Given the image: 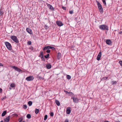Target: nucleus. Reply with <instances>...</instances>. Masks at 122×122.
<instances>
[{
	"mask_svg": "<svg viewBox=\"0 0 122 122\" xmlns=\"http://www.w3.org/2000/svg\"><path fill=\"white\" fill-rule=\"evenodd\" d=\"M99 27L100 29L102 30H108V26L105 25H101L99 26Z\"/></svg>",
	"mask_w": 122,
	"mask_h": 122,
	"instance_id": "f257e3e1",
	"label": "nucleus"
},
{
	"mask_svg": "<svg viewBox=\"0 0 122 122\" xmlns=\"http://www.w3.org/2000/svg\"><path fill=\"white\" fill-rule=\"evenodd\" d=\"M11 38L15 42L17 43H19V41L17 38L15 36H11Z\"/></svg>",
	"mask_w": 122,
	"mask_h": 122,
	"instance_id": "f03ea898",
	"label": "nucleus"
},
{
	"mask_svg": "<svg viewBox=\"0 0 122 122\" xmlns=\"http://www.w3.org/2000/svg\"><path fill=\"white\" fill-rule=\"evenodd\" d=\"M5 44L7 48L9 50H10L11 49V46L9 42H6L5 43Z\"/></svg>",
	"mask_w": 122,
	"mask_h": 122,
	"instance_id": "7ed1b4c3",
	"label": "nucleus"
},
{
	"mask_svg": "<svg viewBox=\"0 0 122 122\" xmlns=\"http://www.w3.org/2000/svg\"><path fill=\"white\" fill-rule=\"evenodd\" d=\"M98 6L99 11L101 14H102L103 11V9L101 4L98 3Z\"/></svg>",
	"mask_w": 122,
	"mask_h": 122,
	"instance_id": "20e7f679",
	"label": "nucleus"
},
{
	"mask_svg": "<svg viewBox=\"0 0 122 122\" xmlns=\"http://www.w3.org/2000/svg\"><path fill=\"white\" fill-rule=\"evenodd\" d=\"M71 99L73 100V101L74 103H77L78 102L79 100L76 97H71Z\"/></svg>",
	"mask_w": 122,
	"mask_h": 122,
	"instance_id": "39448f33",
	"label": "nucleus"
},
{
	"mask_svg": "<svg viewBox=\"0 0 122 122\" xmlns=\"http://www.w3.org/2000/svg\"><path fill=\"white\" fill-rule=\"evenodd\" d=\"M56 23L58 26H61L63 25L62 22L60 21H56Z\"/></svg>",
	"mask_w": 122,
	"mask_h": 122,
	"instance_id": "423d86ee",
	"label": "nucleus"
},
{
	"mask_svg": "<svg viewBox=\"0 0 122 122\" xmlns=\"http://www.w3.org/2000/svg\"><path fill=\"white\" fill-rule=\"evenodd\" d=\"M102 55V52L101 51L99 53L97 58V60L98 61H99L101 58Z\"/></svg>",
	"mask_w": 122,
	"mask_h": 122,
	"instance_id": "0eeeda50",
	"label": "nucleus"
},
{
	"mask_svg": "<svg viewBox=\"0 0 122 122\" xmlns=\"http://www.w3.org/2000/svg\"><path fill=\"white\" fill-rule=\"evenodd\" d=\"M10 117V116H9L8 117L5 118L4 119V122H9V121Z\"/></svg>",
	"mask_w": 122,
	"mask_h": 122,
	"instance_id": "6e6552de",
	"label": "nucleus"
},
{
	"mask_svg": "<svg viewBox=\"0 0 122 122\" xmlns=\"http://www.w3.org/2000/svg\"><path fill=\"white\" fill-rule=\"evenodd\" d=\"M71 108L70 107H67L66 109V113L67 114H69L71 112Z\"/></svg>",
	"mask_w": 122,
	"mask_h": 122,
	"instance_id": "1a4fd4ad",
	"label": "nucleus"
},
{
	"mask_svg": "<svg viewBox=\"0 0 122 122\" xmlns=\"http://www.w3.org/2000/svg\"><path fill=\"white\" fill-rule=\"evenodd\" d=\"M106 43L108 45H111L112 44V42L111 41L110 39H107L106 41Z\"/></svg>",
	"mask_w": 122,
	"mask_h": 122,
	"instance_id": "9d476101",
	"label": "nucleus"
},
{
	"mask_svg": "<svg viewBox=\"0 0 122 122\" xmlns=\"http://www.w3.org/2000/svg\"><path fill=\"white\" fill-rule=\"evenodd\" d=\"M47 6L49 8V9H50L51 10H54V8L51 5L48 4Z\"/></svg>",
	"mask_w": 122,
	"mask_h": 122,
	"instance_id": "9b49d317",
	"label": "nucleus"
},
{
	"mask_svg": "<svg viewBox=\"0 0 122 122\" xmlns=\"http://www.w3.org/2000/svg\"><path fill=\"white\" fill-rule=\"evenodd\" d=\"M46 67L48 69L51 68V65L50 64H48L46 65Z\"/></svg>",
	"mask_w": 122,
	"mask_h": 122,
	"instance_id": "f8f14e48",
	"label": "nucleus"
},
{
	"mask_svg": "<svg viewBox=\"0 0 122 122\" xmlns=\"http://www.w3.org/2000/svg\"><path fill=\"white\" fill-rule=\"evenodd\" d=\"M61 57V54L59 52L58 54L57 58L58 60H59Z\"/></svg>",
	"mask_w": 122,
	"mask_h": 122,
	"instance_id": "ddd939ff",
	"label": "nucleus"
},
{
	"mask_svg": "<svg viewBox=\"0 0 122 122\" xmlns=\"http://www.w3.org/2000/svg\"><path fill=\"white\" fill-rule=\"evenodd\" d=\"M55 102L57 106H59L60 105V103L59 102L58 100H56Z\"/></svg>",
	"mask_w": 122,
	"mask_h": 122,
	"instance_id": "4468645a",
	"label": "nucleus"
},
{
	"mask_svg": "<svg viewBox=\"0 0 122 122\" xmlns=\"http://www.w3.org/2000/svg\"><path fill=\"white\" fill-rule=\"evenodd\" d=\"M7 111L5 110L4 111L2 114V117L4 116L6 113Z\"/></svg>",
	"mask_w": 122,
	"mask_h": 122,
	"instance_id": "2eb2a0df",
	"label": "nucleus"
},
{
	"mask_svg": "<svg viewBox=\"0 0 122 122\" xmlns=\"http://www.w3.org/2000/svg\"><path fill=\"white\" fill-rule=\"evenodd\" d=\"M37 78L40 79V80L41 79H44V78H43L41 76H40L39 75H38L37 76Z\"/></svg>",
	"mask_w": 122,
	"mask_h": 122,
	"instance_id": "dca6fc26",
	"label": "nucleus"
},
{
	"mask_svg": "<svg viewBox=\"0 0 122 122\" xmlns=\"http://www.w3.org/2000/svg\"><path fill=\"white\" fill-rule=\"evenodd\" d=\"M26 30L27 32L30 34V29L28 28H27Z\"/></svg>",
	"mask_w": 122,
	"mask_h": 122,
	"instance_id": "f3484780",
	"label": "nucleus"
},
{
	"mask_svg": "<svg viewBox=\"0 0 122 122\" xmlns=\"http://www.w3.org/2000/svg\"><path fill=\"white\" fill-rule=\"evenodd\" d=\"M48 49H51L53 50H55V48L54 47H52L50 46H48Z\"/></svg>",
	"mask_w": 122,
	"mask_h": 122,
	"instance_id": "a211bd4d",
	"label": "nucleus"
},
{
	"mask_svg": "<svg viewBox=\"0 0 122 122\" xmlns=\"http://www.w3.org/2000/svg\"><path fill=\"white\" fill-rule=\"evenodd\" d=\"M26 80L27 81H30V76L27 77L26 78Z\"/></svg>",
	"mask_w": 122,
	"mask_h": 122,
	"instance_id": "6ab92c4d",
	"label": "nucleus"
},
{
	"mask_svg": "<svg viewBox=\"0 0 122 122\" xmlns=\"http://www.w3.org/2000/svg\"><path fill=\"white\" fill-rule=\"evenodd\" d=\"M3 14V10L1 9L0 10V15H2Z\"/></svg>",
	"mask_w": 122,
	"mask_h": 122,
	"instance_id": "aec40b11",
	"label": "nucleus"
},
{
	"mask_svg": "<svg viewBox=\"0 0 122 122\" xmlns=\"http://www.w3.org/2000/svg\"><path fill=\"white\" fill-rule=\"evenodd\" d=\"M10 86L11 87L13 88L15 86V85L14 83H12L10 84Z\"/></svg>",
	"mask_w": 122,
	"mask_h": 122,
	"instance_id": "412c9836",
	"label": "nucleus"
},
{
	"mask_svg": "<svg viewBox=\"0 0 122 122\" xmlns=\"http://www.w3.org/2000/svg\"><path fill=\"white\" fill-rule=\"evenodd\" d=\"M27 106L26 105L24 104L23 105V107L24 109H27Z\"/></svg>",
	"mask_w": 122,
	"mask_h": 122,
	"instance_id": "4be33fe9",
	"label": "nucleus"
},
{
	"mask_svg": "<svg viewBox=\"0 0 122 122\" xmlns=\"http://www.w3.org/2000/svg\"><path fill=\"white\" fill-rule=\"evenodd\" d=\"M35 113L36 114L38 113L39 112V109H36L35 110Z\"/></svg>",
	"mask_w": 122,
	"mask_h": 122,
	"instance_id": "5701e85b",
	"label": "nucleus"
},
{
	"mask_svg": "<svg viewBox=\"0 0 122 122\" xmlns=\"http://www.w3.org/2000/svg\"><path fill=\"white\" fill-rule=\"evenodd\" d=\"M12 68L14 69L15 70L17 71L18 68L16 66H14L12 67Z\"/></svg>",
	"mask_w": 122,
	"mask_h": 122,
	"instance_id": "b1692460",
	"label": "nucleus"
},
{
	"mask_svg": "<svg viewBox=\"0 0 122 122\" xmlns=\"http://www.w3.org/2000/svg\"><path fill=\"white\" fill-rule=\"evenodd\" d=\"M71 76L69 75H67L66 76V78L67 79L70 80L71 79Z\"/></svg>",
	"mask_w": 122,
	"mask_h": 122,
	"instance_id": "393cba45",
	"label": "nucleus"
},
{
	"mask_svg": "<svg viewBox=\"0 0 122 122\" xmlns=\"http://www.w3.org/2000/svg\"><path fill=\"white\" fill-rule=\"evenodd\" d=\"M49 54H48L46 55H45L44 56V57L46 58L47 59L49 57Z\"/></svg>",
	"mask_w": 122,
	"mask_h": 122,
	"instance_id": "a878e982",
	"label": "nucleus"
},
{
	"mask_svg": "<svg viewBox=\"0 0 122 122\" xmlns=\"http://www.w3.org/2000/svg\"><path fill=\"white\" fill-rule=\"evenodd\" d=\"M40 57H43V52L42 51H41L40 53Z\"/></svg>",
	"mask_w": 122,
	"mask_h": 122,
	"instance_id": "bb28decb",
	"label": "nucleus"
},
{
	"mask_svg": "<svg viewBox=\"0 0 122 122\" xmlns=\"http://www.w3.org/2000/svg\"><path fill=\"white\" fill-rule=\"evenodd\" d=\"M47 49H48V46L45 47L43 49V51H45Z\"/></svg>",
	"mask_w": 122,
	"mask_h": 122,
	"instance_id": "cd10ccee",
	"label": "nucleus"
},
{
	"mask_svg": "<svg viewBox=\"0 0 122 122\" xmlns=\"http://www.w3.org/2000/svg\"><path fill=\"white\" fill-rule=\"evenodd\" d=\"M48 116L47 115H46L44 116V120L46 121V120Z\"/></svg>",
	"mask_w": 122,
	"mask_h": 122,
	"instance_id": "c85d7f7f",
	"label": "nucleus"
},
{
	"mask_svg": "<svg viewBox=\"0 0 122 122\" xmlns=\"http://www.w3.org/2000/svg\"><path fill=\"white\" fill-rule=\"evenodd\" d=\"M108 78L107 77H103L102 79H101V80H107Z\"/></svg>",
	"mask_w": 122,
	"mask_h": 122,
	"instance_id": "c756f323",
	"label": "nucleus"
},
{
	"mask_svg": "<svg viewBox=\"0 0 122 122\" xmlns=\"http://www.w3.org/2000/svg\"><path fill=\"white\" fill-rule=\"evenodd\" d=\"M26 117L28 118H30V114H28L26 116Z\"/></svg>",
	"mask_w": 122,
	"mask_h": 122,
	"instance_id": "7c9ffc66",
	"label": "nucleus"
},
{
	"mask_svg": "<svg viewBox=\"0 0 122 122\" xmlns=\"http://www.w3.org/2000/svg\"><path fill=\"white\" fill-rule=\"evenodd\" d=\"M74 95V94L72 92H70V94H69V96H72Z\"/></svg>",
	"mask_w": 122,
	"mask_h": 122,
	"instance_id": "2f4dec72",
	"label": "nucleus"
},
{
	"mask_svg": "<svg viewBox=\"0 0 122 122\" xmlns=\"http://www.w3.org/2000/svg\"><path fill=\"white\" fill-rule=\"evenodd\" d=\"M102 1L103 2V4L105 6H106V1H105V0H104Z\"/></svg>",
	"mask_w": 122,
	"mask_h": 122,
	"instance_id": "473e14b6",
	"label": "nucleus"
},
{
	"mask_svg": "<svg viewBox=\"0 0 122 122\" xmlns=\"http://www.w3.org/2000/svg\"><path fill=\"white\" fill-rule=\"evenodd\" d=\"M64 92H65V93L66 94H68L69 95V94H70V92H68L67 91H65V90L64 91Z\"/></svg>",
	"mask_w": 122,
	"mask_h": 122,
	"instance_id": "72a5a7b5",
	"label": "nucleus"
},
{
	"mask_svg": "<svg viewBox=\"0 0 122 122\" xmlns=\"http://www.w3.org/2000/svg\"><path fill=\"white\" fill-rule=\"evenodd\" d=\"M17 71H18L19 72H20L22 71V70L21 69L18 68Z\"/></svg>",
	"mask_w": 122,
	"mask_h": 122,
	"instance_id": "f704fd0d",
	"label": "nucleus"
},
{
	"mask_svg": "<svg viewBox=\"0 0 122 122\" xmlns=\"http://www.w3.org/2000/svg\"><path fill=\"white\" fill-rule=\"evenodd\" d=\"M69 13L70 14H73V10H71V11H69Z\"/></svg>",
	"mask_w": 122,
	"mask_h": 122,
	"instance_id": "c9c22d12",
	"label": "nucleus"
},
{
	"mask_svg": "<svg viewBox=\"0 0 122 122\" xmlns=\"http://www.w3.org/2000/svg\"><path fill=\"white\" fill-rule=\"evenodd\" d=\"M117 82L116 81H113L112 82V84H116Z\"/></svg>",
	"mask_w": 122,
	"mask_h": 122,
	"instance_id": "e433bc0d",
	"label": "nucleus"
},
{
	"mask_svg": "<svg viewBox=\"0 0 122 122\" xmlns=\"http://www.w3.org/2000/svg\"><path fill=\"white\" fill-rule=\"evenodd\" d=\"M50 116L51 117H53L54 115V113L53 112H51L50 114Z\"/></svg>",
	"mask_w": 122,
	"mask_h": 122,
	"instance_id": "4c0bfd02",
	"label": "nucleus"
},
{
	"mask_svg": "<svg viewBox=\"0 0 122 122\" xmlns=\"http://www.w3.org/2000/svg\"><path fill=\"white\" fill-rule=\"evenodd\" d=\"M41 58L42 60V61H45V59L44 58V57L43 56L42 57H41Z\"/></svg>",
	"mask_w": 122,
	"mask_h": 122,
	"instance_id": "58836bf2",
	"label": "nucleus"
},
{
	"mask_svg": "<svg viewBox=\"0 0 122 122\" xmlns=\"http://www.w3.org/2000/svg\"><path fill=\"white\" fill-rule=\"evenodd\" d=\"M22 120V117H20L19 119V122H21Z\"/></svg>",
	"mask_w": 122,
	"mask_h": 122,
	"instance_id": "ea45409f",
	"label": "nucleus"
},
{
	"mask_svg": "<svg viewBox=\"0 0 122 122\" xmlns=\"http://www.w3.org/2000/svg\"><path fill=\"white\" fill-rule=\"evenodd\" d=\"M119 63L121 66L122 67V61H119Z\"/></svg>",
	"mask_w": 122,
	"mask_h": 122,
	"instance_id": "a19ab883",
	"label": "nucleus"
},
{
	"mask_svg": "<svg viewBox=\"0 0 122 122\" xmlns=\"http://www.w3.org/2000/svg\"><path fill=\"white\" fill-rule=\"evenodd\" d=\"M46 52L48 53H49L50 52V50L49 49H47Z\"/></svg>",
	"mask_w": 122,
	"mask_h": 122,
	"instance_id": "79ce46f5",
	"label": "nucleus"
},
{
	"mask_svg": "<svg viewBox=\"0 0 122 122\" xmlns=\"http://www.w3.org/2000/svg\"><path fill=\"white\" fill-rule=\"evenodd\" d=\"M62 9L64 10H66V7H64V6H62Z\"/></svg>",
	"mask_w": 122,
	"mask_h": 122,
	"instance_id": "37998d69",
	"label": "nucleus"
},
{
	"mask_svg": "<svg viewBox=\"0 0 122 122\" xmlns=\"http://www.w3.org/2000/svg\"><path fill=\"white\" fill-rule=\"evenodd\" d=\"M27 44L29 45H30V41H28L27 42Z\"/></svg>",
	"mask_w": 122,
	"mask_h": 122,
	"instance_id": "c03bdc74",
	"label": "nucleus"
},
{
	"mask_svg": "<svg viewBox=\"0 0 122 122\" xmlns=\"http://www.w3.org/2000/svg\"><path fill=\"white\" fill-rule=\"evenodd\" d=\"M28 103L29 106H30V101H29Z\"/></svg>",
	"mask_w": 122,
	"mask_h": 122,
	"instance_id": "a18cd8bd",
	"label": "nucleus"
},
{
	"mask_svg": "<svg viewBox=\"0 0 122 122\" xmlns=\"http://www.w3.org/2000/svg\"><path fill=\"white\" fill-rule=\"evenodd\" d=\"M64 122H69V121L68 119H66Z\"/></svg>",
	"mask_w": 122,
	"mask_h": 122,
	"instance_id": "49530a36",
	"label": "nucleus"
},
{
	"mask_svg": "<svg viewBox=\"0 0 122 122\" xmlns=\"http://www.w3.org/2000/svg\"><path fill=\"white\" fill-rule=\"evenodd\" d=\"M34 48L33 47H32V46H31V50L33 51H34L35 50H34Z\"/></svg>",
	"mask_w": 122,
	"mask_h": 122,
	"instance_id": "de8ad7c7",
	"label": "nucleus"
},
{
	"mask_svg": "<svg viewBox=\"0 0 122 122\" xmlns=\"http://www.w3.org/2000/svg\"><path fill=\"white\" fill-rule=\"evenodd\" d=\"M34 79V77L33 76H31V80H33Z\"/></svg>",
	"mask_w": 122,
	"mask_h": 122,
	"instance_id": "09e8293b",
	"label": "nucleus"
},
{
	"mask_svg": "<svg viewBox=\"0 0 122 122\" xmlns=\"http://www.w3.org/2000/svg\"><path fill=\"white\" fill-rule=\"evenodd\" d=\"M45 27L46 29H47V26L46 25H45Z\"/></svg>",
	"mask_w": 122,
	"mask_h": 122,
	"instance_id": "8fccbe9b",
	"label": "nucleus"
},
{
	"mask_svg": "<svg viewBox=\"0 0 122 122\" xmlns=\"http://www.w3.org/2000/svg\"><path fill=\"white\" fill-rule=\"evenodd\" d=\"M13 115L15 116H16V117H17L18 116V115L16 114H14Z\"/></svg>",
	"mask_w": 122,
	"mask_h": 122,
	"instance_id": "3c124183",
	"label": "nucleus"
},
{
	"mask_svg": "<svg viewBox=\"0 0 122 122\" xmlns=\"http://www.w3.org/2000/svg\"><path fill=\"white\" fill-rule=\"evenodd\" d=\"M0 66H3V65L1 63H0Z\"/></svg>",
	"mask_w": 122,
	"mask_h": 122,
	"instance_id": "603ef678",
	"label": "nucleus"
},
{
	"mask_svg": "<svg viewBox=\"0 0 122 122\" xmlns=\"http://www.w3.org/2000/svg\"><path fill=\"white\" fill-rule=\"evenodd\" d=\"M122 33V31H120L119 32V34H121Z\"/></svg>",
	"mask_w": 122,
	"mask_h": 122,
	"instance_id": "864d4df0",
	"label": "nucleus"
},
{
	"mask_svg": "<svg viewBox=\"0 0 122 122\" xmlns=\"http://www.w3.org/2000/svg\"><path fill=\"white\" fill-rule=\"evenodd\" d=\"M2 89L0 88V93L2 92Z\"/></svg>",
	"mask_w": 122,
	"mask_h": 122,
	"instance_id": "5fc2aeb1",
	"label": "nucleus"
},
{
	"mask_svg": "<svg viewBox=\"0 0 122 122\" xmlns=\"http://www.w3.org/2000/svg\"><path fill=\"white\" fill-rule=\"evenodd\" d=\"M97 5H98V3H100L99 2H98V1H97Z\"/></svg>",
	"mask_w": 122,
	"mask_h": 122,
	"instance_id": "6e6d98bb",
	"label": "nucleus"
},
{
	"mask_svg": "<svg viewBox=\"0 0 122 122\" xmlns=\"http://www.w3.org/2000/svg\"><path fill=\"white\" fill-rule=\"evenodd\" d=\"M105 122H109L108 121H105Z\"/></svg>",
	"mask_w": 122,
	"mask_h": 122,
	"instance_id": "4d7b16f0",
	"label": "nucleus"
},
{
	"mask_svg": "<svg viewBox=\"0 0 122 122\" xmlns=\"http://www.w3.org/2000/svg\"><path fill=\"white\" fill-rule=\"evenodd\" d=\"M5 99L4 97H3L2 98V100H3V99Z\"/></svg>",
	"mask_w": 122,
	"mask_h": 122,
	"instance_id": "13d9d810",
	"label": "nucleus"
},
{
	"mask_svg": "<svg viewBox=\"0 0 122 122\" xmlns=\"http://www.w3.org/2000/svg\"><path fill=\"white\" fill-rule=\"evenodd\" d=\"M32 102L31 101V106L32 105Z\"/></svg>",
	"mask_w": 122,
	"mask_h": 122,
	"instance_id": "bf43d9fd",
	"label": "nucleus"
},
{
	"mask_svg": "<svg viewBox=\"0 0 122 122\" xmlns=\"http://www.w3.org/2000/svg\"><path fill=\"white\" fill-rule=\"evenodd\" d=\"M3 122V121L2 120L1 122Z\"/></svg>",
	"mask_w": 122,
	"mask_h": 122,
	"instance_id": "052dcab7",
	"label": "nucleus"
},
{
	"mask_svg": "<svg viewBox=\"0 0 122 122\" xmlns=\"http://www.w3.org/2000/svg\"><path fill=\"white\" fill-rule=\"evenodd\" d=\"M31 34H32V31H31Z\"/></svg>",
	"mask_w": 122,
	"mask_h": 122,
	"instance_id": "680f3d73",
	"label": "nucleus"
},
{
	"mask_svg": "<svg viewBox=\"0 0 122 122\" xmlns=\"http://www.w3.org/2000/svg\"><path fill=\"white\" fill-rule=\"evenodd\" d=\"M116 122H120V121H116Z\"/></svg>",
	"mask_w": 122,
	"mask_h": 122,
	"instance_id": "e2e57ef3",
	"label": "nucleus"
},
{
	"mask_svg": "<svg viewBox=\"0 0 122 122\" xmlns=\"http://www.w3.org/2000/svg\"><path fill=\"white\" fill-rule=\"evenodd\" d=\"M39 57H40V55H39Z\"/></svg>",
	"mask_w": 122,
	"mask_h": 122,
	"instance_id": "0e129e2a",
	"label": "nucleus"
},
{
	"mask_svg": "<svg viewBox=\"0 0 122 122\" xmlns=\"http://www.w3.org/2000/svg\"><path fill=\"white\" fill-rule=\"evenodd\" d=\"M10 88V89H11V88Z\"/></svg>",
	"mask_w": 122,
	"mask_h": 122,
	"instance_id": "69168bd1",
	"label": "nucleus"
},
{
	"mask_svg": "<svg viewBox=\"0 0 122 122\" xmlns=\"http://www.w3.org/2000/svg\"><path fill=\"white\" fill-rule=\"evenodd\" d=\"M30 49V48H29Z\"/></svg>",
	"mask_w": 122,
	"mask_h": 122,
	"instance_id": "338daca9",
	"label": "nucleus"
},
{
	"mask_svg": "<svg viewBox=\"0 0 122 122\" xmlns=\"http://www.w3.org/2000/svg\"><path fill=\"white\" fill-rule=\"evenodd\" d=\"M25 122L24 121H23V122Z\"/></svg>",
	"mask_w": 122,
	"mask_h": 122,
	"instance_id": "774afa93",
	"label": "nucleus"
}]
</instances>
